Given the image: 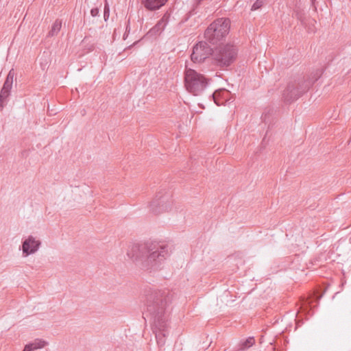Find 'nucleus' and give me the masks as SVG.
<instances>
[{"label": "nucleus", "instance_id": "4468645a", "mask_svg": "<svg viewBox=\"0 0 351 351\" xmlns=\"http://www.w3.org/2000/svg\"><path fill=\"white\" fill-rule=\"evenodd\" d=\"M62 27V21L57 19L53 23L51 30L48 33V36L52 37L57 35Z\"/></svg>", "mask_w": 351, "mask_h": 351}, {"label": "nucleus", "instance_id": "a211bd4d", "mask_svg": "<svg viewBox=\"0 0 351 351\" xmlns=\"http://www.w3.org/2000/svg\"><path fill=\"white\" fill-rule=\"evenodd\" d=\"M90 14H91V16L93 17L97 16L99 14V9L97 8L91 9Z\"/></svg>", "mask_w": 351, "mask_h": 351}, {"label": "nucleus", "instance_id": "9d476101", "mask_svg": "<svg viewBox=\"0 0 351 351\" xmlns=\"http://www.w3.org/2000/svg\"><path fill=\"white\" fill-rule=\"evenodd\" d=\"M171 13L167 11L158 23L149 30L151 35L160 34L170 20Z\"/></svg>", "mask_w": 351, "mask_h": 351}, {"label": "nucleus", "instance_id": "6ab92c4d", "mask_svg": "<svg viewBox=\"0 0 351 351\" xmlns=\"http://www.w3.org/2000/svg\"><path fill=\"white\" fill-rule=\"evenodd\" d=\"M104 16L105 21L109 17V8L107 6H105Z\"/></svg>", "mask_w": 351, "mask_h": 351}, {"label": "nucleus", "instance_id": "f3484780", "mask_svg": "<svg viewBox=\"0 0 351 351\" xmlns=\"http://www.w3.org/2000/svg\"><path fill=\"white\" fill-rule=\"evenodd\" d=\"M263 5V0H256L252 6V10H256L261 8Z\"/></svg>", "mask_w": 351, "mask_h": 351}, {"label": "nucleus", "instance_id": "ddd939ff", "mask_svg": "<svg viewBox=\"0 0 351 351\" xmlns=\"http://www.w3.org/2000/svg\"><path fill=\"white\" fill-rule=\"evenodd\" d=\"M47 342L40 339H36L32 343L27 344L32 351L44 348L47 345Z\"/></svg>", "mask_w": 351, "mask_h": 351}, {"label": "nucleus", "instance_id": "2eb2a0df", "mask_svg": "<svg viewBox=\"0 0 351 351\" xmlns=\"http://www.w3.org/2000/svg\"><path fill=\"white\" fill-rule=\"evenodd\" d=\"M255 343L254 337H248L245 341L242 342L239 348L236 351H246L247 349L252 347Z\"/></svg>", "mask_w": 351, "mask_h": 351}, {"label": "nucleus", "instance_id": "f8f14e48", "mask_svg": "<svg viewBox=\"0 0 351 351\" xmlns=\"http://www.w3.org/2000/svg\"><path fill=\"white\" fill-rule=\"evenodd\" d=\"M14 75H15V73H14V69H12L9 71V73L6 77L5 81L3 88H2L3 89L11 90L12 87Z\"/></svg>", "mask_w": 351, "mask_h": 351}, {"label": "nucleus", "instance_id": "412c9836", "mask_svg": "<svg viewBox=\"0 0 351 351\" xmlns=\"http://www.w3.org/2000/svg\"><path fill=\"white\" fill-rule=\"evenodd\" d=\"M23 351H32L31 349L26 345Z\"/></svg>", "mask_w": 351, "mask_h": 351}, {"label": "nucleus", "instance_id": "6e6552de", "mask_svg": "<svg viewBox=\"0 0 351 351\" xmlns=\"http://www.w3.org/2000/svg\"><path fill=\"white\" fill-rule=\"evenodd\" d=\"M41 241L36 237L29 235L22 243L23 256L27 257L35 254L40 248Z\"/></svg>", "mask_w": 351, "mask_h": 351}, {"label": "nucleus", "instance_id": "1a4fd4ad", "mask_svg": "<svg viewBox=\"0 0 351 351\" xmlns=\"http://www.w3.org/2000/svg\"><path fill=\"white\" fill-rule=\"evenodd\" d=\"M169 195L167 196H156V197L151 202V210L158 214L164 211H167L169 208L170 204L168 202Z\"/></svg>", "mask_w": 351, "mask_h": 351}, {"label": "nucleus", "instance_id": "20e7f679", "mask_svg": "<svg viewBox=\"0 0 351 351\" xmlns=\"http://www.w3.org/2000/svg\"><path fill=\"white\" fill-rule=\"evenodd\" d=\"M230 21L221 18L213 22L204 32L205 38L212 44L221 41L229 32Z\"/></svg>", "mask_w": 351, "mask_h": 351}, {"label": "nucleus", "instance_id": "39448f33", "mask_svg": "<svg viewBox=\"0 0 351 351\" xmlns=\"http://www.w3.org/2000/svg\"><path fill=\"white\" fill-rule=\"evenodd\" d=\"M321 76L319 71L317 72L312 80L304 82L302 84L291 83L289 84L286 89L283 92V98L287 102L293 101L299 98L304 93H305L310 86L318 80Z\"/></svg>", "mask_w": 351, "mask_h": 351}, {"label": "nucleus", "instance_id": "423d86ee", "mask_svg": "<svg viewBox=\"0 0 351 351\" xmlns=\"http://www.w3.org/2000/svg\"><path fill=\"white\" fill-rule=\"evenodd\" d=\"M237 51L233 45H226L217 47L213 51L215 63L220 66H228L236 59Z\"/></svg>", "mask_w": 351, "mask_h": 351}, {"label": "nucleus", "instance_id": "aec40b11", "mask_svg": "<svg viewBox=\"0 0 351 351\" xmlns=\"http://www.w3.org/2000/svg\"><path fill=\"white\" fill-rule=\"evenodd\" d=\"M217 95V92H215V93H213V99H214V100H215V104H216L217 106H219V105H220V104H219V103L216 100Z\"/></svg>", "mask_w": 351, "mask_h": 351}, {"label": "nucleus", "instance_id": "f257e3e1", "mask_svg": "<svg viewBox=\"0 0 351 351\" xmlns=\"http://www.w3.org/2000/svg\"><path fill=\"white\" fill-rule=\"evenodd\" d=\"M173 298L174 293L169 289L149 290L145 294L143 315L152 322V330L159 346H163L165 343L168 308Z\"/></svg>", "mask_w": 351, "mask_h": 351}, {"label": "nucleus", "instance_id": "f03ea898", "mask_svg": "<svg viewBox=\"0 0 351 351\" xmlns=\"http://www.w3.org/2000/svg\"><path fill=\"white\" fill-rule=\"evenodd\" d=\"M165 245L149 248L146 245L134 244L127 252L128 256L141 265L144 269H156L168 256Z\"/></svg>", "mask_w": 351, "mask_h": 351}, {"label": "nucleus", "instance_id": "dca6fc26", "mask_svg": "<svg viewBox=\"0 0 351 351\" xmlns=\"http://www.w3.org/2000/svg\"><path fill=\"white\" fill-rule=\"evenodd\" d=\"M10 93V90L1 89L0 93V111L2 110L5 106V101L7 98L9 97Z\"/></svg>", "mask_w": 351, "mask_h": 351}, {"label": "nucleus", "instance_id": "7ed1b4c3", "mask_svg": "<svg viewBox=\"0 0 351 351\" xmlns=\"http://www.w3.org/2000/svg\"><path fill=\"white\" fill-rule=\"evenodd\" d=\"M208 80L195 69L186 66L184 72V86L193 95H200L206 88Z\"/></svg>", "mask_w": 351, "mask_h": 351}, {"label": "nucleus", "instance_id": "0eeeda50", "mask_svg": "<svg viewBox=\"0 0 351 351\" xmlns=\"http://www.w3.org/2000/svg\"><path fill=\"white\" fill-rule=\"evenodd\" d=\"M213 50L204 41H200L197 43L193 48V52L191 56L192 62L197 63L201 62L209 57L213 56Z\"/></svg>", "mask_w": 351, "mask_h": 351}, {"label": "nucleus", "instance_id": "5701e85b", "mask_svg": "<svg viewBox=\"0 0 351 351\" xmlns=\"http://www.w3.org/2000/svg\"><path fill=\"white\" fill-rule=\"evenodd\" d=\"M311 3L313 4L315 1V0H311Z\"/></svg>", "mask_w": 351, "mask_h": 351}, {"label": "nucleus", "instance_id": "9b49d317", "mask_svg": "<svg viewBox=\"0 0 351 351\" xmlns=\"http://www.w3.org/2000/svg\"><path fill=\"white\" fill-rule=\"evenodd\" d=\"M167 0H142L144 7L150 11L160 9L165 4Z\"/></svg>", "mask_w": 351, "mask_h": 351}, {"label": "nucleus", "instance_id": "4be33fe9", "mask_svg": "<svg viewBox=\"0 0 351 351\" xmlns=\"http://www.w3.org/2000/svg\"><path fill=\"white\" fill-rule=\"evenodd\" d=\"M197 1L198 3H200L201 1H202L203 0H196Z\"/></svg>", "mask_w": 351, "mask_h": 351}]
</instances>
